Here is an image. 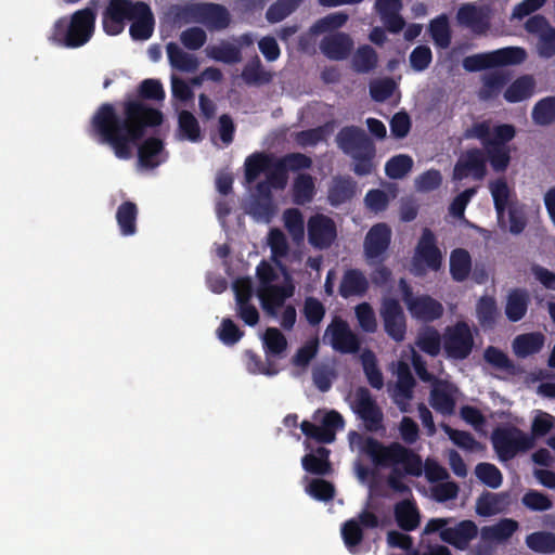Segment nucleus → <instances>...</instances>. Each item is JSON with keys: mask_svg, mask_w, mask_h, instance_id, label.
Segmentation results:
<instances>
[{"mask_svg": "<svg viewBox=\"0 0 555 555\" xmlns=\"http://www.w3.org/2000/svg\"><path fill=\"white\" fill-rule=\"evenodd\" d=\"M491 441L501 461H509L518 453L534 447L533 437L514 425L499 426L492 431Z\"/></svg>", "mask_w": 555, "mask_h": 555, "instance_id": "nucleus-5", "label": "nucleus"}, {"mask_svg": "<svg viewBox=\"0 0 555 555\" xmlns=\"http://www.w3.org/2000/svg\"><path fill=\"white\" fill-rule=\"evenodd\" d=\"M380 317L386 334L397 343L405 338L406 321L400 302L395 298H386L382 302Z\"/></svg>", "mask_w": 555, "mask_h": 555, "instance_id": "nucleus-14", "label": "nucleus"}, {"mask_svg": "<svg viewBox=\"0 0 555 555\" xmlns=\"http://www.w3.org/2000/svg\"><path fill=\"white\" fill-rule=\"evenodd\" d=\"M165 95L159 80L144 79L138 87V98L125 99L120 112L109 102L102 103L93 113L87 133L99 144L108 145L117 158L130 159L147 129L164 121L163 113L144 100L163 101Z\"/></svg>", "mask_w": 555, "mask_h": 555, "instance_id": "nucleus-1", "label": "nucleus"}, {"mask_svg": "<svg viewBox=\"0 0 555 555\" xmlns=\"http://www.w3.org/2000/svg\"><path fill=\"white\" fill-rule=\"evenodd\" d=\"M325 312L324 305L318 298L310 296L305 299L302 313L310 325H319Z\"/></svg>", "mask_w": 555, "mask_h": 555, "instance_id": "nucleus-60", "label": "nucleus"}, {"mask_svg": "<svg viewBox=\"0 0 555 555\" xmlns=\"http://www.w3.org/2000/svg\"><path fill=\"white\" fill-rule=\"evenodd\" d=\"M498 304L492 296H481L476 305V317L480 326L485 330H491L499 318Z\"/></svg>", "mask_w": 555, "mask_h": 555, "instance_id": "nucleus-41", "label": "nucleus"}, {"mask_svg": "<svg viewBox=\"0 0 555 555\" xmlns=\"http://www.w3.org/2000/svg\"><path fill=\"white\" fill-rule=\"evenodd\" d=\"M348 21V15L344 12H334L318 20L310 28L312 34H323L334 31L343 27Z\"/></svg>", "mask_w": 555, "mask_h": 555, "instance_id": "nucleus-56", "label": "nucleus"}, {"mask_svg": "<svg viewBox=\"0 0 555 555\" xmlns=\"http://www.w3.org/2000/svg\"><path fill=\"white\" fill-rule=\"evenodd\" d=\"M393 516L397 526L406 532L414 531L421 524V514L414 499H405L395 504Z\"/></svg>", "mask_w": 555, "mask_h": 555, "instance_id": "nucleus-24", "label": "nucleus"}, {"mask_svg": "<svg viewBox=\"0 0 555 555\" xmlns=\"http://www.w3.org/2000/svg\"><path fill=\"white\" fill-rule=\"evenodd\" d=\"M143 138L138 142V144L133 147H138V158L141 166L145 168H155L160 162L157 159V156L164 150V143L158 138H147L142 142Z\"/></svg>", "mask_w": 555, "mask_h": 555, "instance_id": "nucleus-31", "label": "nucleus"}, {"mask_svg": "<svg viewBox=\"0 0 555 555\" xmlns=\"http://www.w3.org/2000/svg\"><path fill=\"white\" fill-rule=\"evenodd\" d=\"M273 156L263 152H256L245 159V179L248 183L257 180L261 172L271 168Z\"/></svg>", "mask_w": 555, "mask_h": 555, "instance_id": "nucleus-45", "label": "nucleus"}, {"mask_svg": "<svg viewBox=\"0 0 555 555\" xmlns=\"http://www.w3.org/2000/svg\"><path fill=\"white\" fill-rule=\"evenodd\" d=\"M363 372L371 387L382 389L384 386V376L377 365V360L373 351L365 350L361 356Z\"/></svg>", "mask_w": 555, "mask_h": 555, "instance_id": "nucleus-50", "label": "nucleus"}, {"mask_svg": "<svg viewBox=\"0 0 555 555\" xmlns=\"http://www.w3.org/2000/svg\"><path fill=\"white\" fill-rule=\"evenodd\" d=\"M392 465L401 464L404 473L411 476L418 477L423 472L422 457L413 452L411 449L403 447L397 442Z\"/></svg>", "mask_w": 555, "mask_h": 555, "instance_id": "nucleus-34", "label": "nucleus"}, {"mask_svg": "<svg viewBox=\"0 0 555 555\" xmlns=\"http://www.w3.org/2000/svg\"><path fill=\"white\" fill-rule=\"evenodd\" d=\"M416 345L423 352L430 357H436L441 349V337L437 330L428 327L425 332L420 334Z\"/></svg>", "mask_w": 555, "mask_h": 555, "instance_id": "nucleus-58", "label": "nucleus"}, {"mask_svg": "<svg viewBox=\"0 0 555 555\" xmlns=\"http://www.w3.org/2000/svg\"><path fill=\"white\" fill-rule=\"evenodd\" d=\"M352 410L363 421L366 430L375 433L384 428L383 411L367 388L359 387L356 390Z\"/></svg>", "mask_w": 555, "mask_h": 555, "instance_id": "nucleus-11", "label": "nucleus"}, {"mask_svg": "<svg viewBox=\"0 0 555 555\" xmlns=\"http://www.w3.org/2000/svg\"><path fill=\"white\" fill-rule=\"evenodd\" d=\"M392 232L387 223L374 224L366 233L363 242V249L370 264L373 261L383 262L386 253L391 244Z\"/></svg>", "mask_w": 555, "mask_h": 555, "instance_id": "nucleus-12", "label": "nucleus"}, {"mask_svg": "<svg viewBox=\"0 0 555 555\" xmlns=\"http://www.w3.org/2000/svg\"><path fill=\"white\" fill-rule=\"evenodd\" d=\"M508 81L509 77L503 73L495 72L485 76L482 88L479 92L480 99L489 100L496 96Z\"/></svg>", "mask_w": 555, "mask_h": 555, "instance_id": "nucleus-53", "label": "nucleus"}, {"mask_svg": "<svg viewBox=\"0 0 555 555\" xmlns=\"http://www.w3.org/2000/svg\"><path fill=\"white\" fill-rule=\"evenodd\" d=\"M195 16L209 30L225 29L231 23L229 10L219 3L206 2L196 5Z\"/></svg>", "mask_w": 555, "mask_h": 555, "instance_id": "nucleus-20", "label": "nucleus"}, {"mask_svg": "<svg viewBox=\"0 0 555 555\" xmlns=\"http://www.w3.org/2000/svg\"><path fill=\"white\" fill-rule=\"evenodd\" d=\"M508 494L483 491L476 501V513L481 517H490L504 511Z\"/></svg>", "mask_w": 555, "mask_h": 555, "instance_id": "nucleus-30", "label": "nucleus"}, {"mask_svg": "<svg viewBox=\"0 0 555 555\" xmlns=\"http://www.w3.org/2000/svg\"><path fill=\"white\" fill-rule=\"evenodd\" d=\"M305 0H276L266 12V18L269 23L275 24L282 22L294 13Z\"/></svg>", "mask_w": 555, "mask_h": 555, "instance_id": "nucleus-49", "label": "nucleus"}, {"mask_svg": "<svg viewBox=\"0 0 555 555\" xmlns=\"http://www.w3.org/2000/svg\"><path fill=\"white\" fill-rule=\"evenodd\" d=\"M456 387L442 379H435L429 396L431 408L442 415H452L455 412Z\"/></svg>", "mask_w": 555, "mask_h": 555, "instance_id": "nucleus-19", "label": "nucleus"}, {"mask_svg": "<svg viewBox=\"0 0 555 555\" xmlns=\"http://www.w3.org/2000/svg\"><path fill=\"white\" fill-rule=\"evenodd\" d=\"M333 131V124L325 122L324 125L307 130H301L295 133L294 140L302 149L317 146L321 142H325L327 137Z\"/></svg>", "mask_w": 555, "mask_h": 555, "instance_id": "nucleus-39", "label": "nucleus"}, {"mask_svg": "<svg viewBox=\"0 0 555 555\" xmlns=\"http://www.w3.org/2000/svg\"><path fill=\"white\" fill-rule=\"evenodd\" d=\"M423 262L428 269L438 271L442 264V254L437 245L435 233L424 228L415 247L413 263L415 267Z\"/></svg>", "mask_w": 555, "mask_h": 555, "instance_id": "nucleus-16", "label": "nucleus"}, {"mask_svg": "<svg viewBox=\"0 0 555 555\" xmlns=\"http://www.w3.org/2000/svg\"><path fill=\"white\" fill-rule=\"evenodd\" d=\"M179 131L191 142L202 139L201 127L195 116L189 111H181L178 116Z\"/></svg>", "mask_w": 555, "mask_h": 555, "instance_id": "nucleus-54", "label": "nucleus"}, {"mask_svg": "<svg viewBox=\"0 0 555 555\" xmlns=\"http://www.w3.org/2000/svg\"><path fill=\"white\" fill-rule=\"evenodd\" d=\"M478 535V527L475 521L466 519L460 521L455 527L441 530L440 539L454 546L456 550L465 551L469 543Z\"/></svg>", "mask_w": 555, "mask_h": 555, "instance_id": "nucleus-21", "label": "nucleus"}, {"mask_svg": "<svg viewBox=\"0 0 555 555\" xmlns=\"http://www.w3.org/2000/svg\"><path fill=\"white\" fill-rule=\"evenodd\" d=\"M307 232L309 244L320 250L331 247L337 237L334 220L323 214H317L309 218Z\"/></svg>", "mask_w": 555, "mask_h": 555, "instance_id": "nucleus-13", "label": "nucleus"}, {"mask_svg": "<svg viewBox=\"0 0 555 555\" xmlns=\"http://www.w3.org/2000/svg\"><path fill=\"white\" fill-rule=\"evenodd\" d=\"M356 317L360 327L366 333H374L377 328L376 317L372 306L361 302L356 307Z\"/></svg>", "mask_w": 555, "mask_h": 555, "instance_id": "nucleus-63", "label": "nucleus"}, {"mask_svg": "<svg viewBox=\"0 0 555 555\" xmlns=\"http://www.w3.org/2000/svg\"><path fill=\"white\" fill-rule=\"evenodd\" d=\"M96 14L93 9L85 8L74 12L70 16H63L55 21L49 40L68 49L85 46L94 33Z\"/></svg>", "mask_w": 555, "mask_h": 555, "instance_id": "nucleus-3", "label": "nucleus"}, {"mask_svg": "<svg viewBox=\"0 0 555 555\" xmlns=\"http://www.w3.org/2000/svg\"><path fill=\"white\" fill-rule=\"evenodd\" d=\"M442 346L448 359H467L474 348V336L469 325L460 321L452 326H448L443 334Z\"/></svg>", "mask_w": 555, "mask_h": 555, "instance_id": "nucleus-8", "label": "nucleus"}, {"mask_svg": "<svg viewBox=\"0 0 555 555\" xmlns=\"http://www.w3.org/2000/svg\"><path fill=\"white\" fill-rule=\"evenodd\" d=\"M138 207L135 203L126 201L121 203L116 211V221L120 233L130 236L137 232Z\"/></svg>", "mask_w": 555, "mask_h": 555, "instance_id": "nucleus-38", "label": "nucleus"}, {"mask_svg": "<svg viewBox=\"0 0 555 555\" xmlns=\"http://www.w3.org/2000/svg\"><path fill=\"white\" fill-rule=\"evenodd\" d=\"M472 269V258L464 248H456L450 255V274L456 282L465 281Z\"/></svg>", "mask_w": 555, "mask_h": 555, "instance_id": "nucleus-43", "label": "nucleus"}, {"mask_svg": "<svg viewBox=\"0 0 555 555\" xmlns=\"http://www.w3.org/2000/svg\"><path fill=\"white\" fill-rule=\"evenodd\" d=\"M397 442L384 446L378 440L369 437L363 446V452L369 455L376 466L387 467L393 463Z\"/></svg>", "mask_w": 555, "mask_h": 555, "instance_id": "nucleus-28", "label": "nucleus"}, {"mask_svg": "<svg viewBox=\"0 0 555 555\" xmlns=\"http://www.w3.org/2000/svg\"><path fill=\"white\" fill-rule=\"evenodd\" d=\"M307 492L314 499L319 501H330L334 498L335 488L332 482L315 478L312 479L309 486L307 487Z\"/></svg>", "mask_w": 555, "mask_h": 555, "instance_id": "nucleus-62", "label": "nucleus"}, {"mask_svg": "<svg viewBox=\"0 0 555 555\" xmlns=\"http://www.w3.org/2000/svg\"><path fill=\"white\" fill-rule=\"evenodd\" d=\"M294 291L295 286L292 283L267 285L258 288L257 296L266 313L270 317H276L279 309L284 306L286 299L294 295Z\"/></svg>", "mask_w": 555, "mask_h": 555, "instance_id": "nucleus-17", "label": "nucleus"}, {"mask_svg": "<svg viewBox=\"0 0 555 555\" xmlns=\"http://www.w3.org/2000/svg\"><path fill=\"white\" fill-rule=\"evenodd\" d=\"M314 194L315 184L312 176L309 173H299L293 183V203L299 206H304L313 199Z\"/></svg>", "mask_w": 555, "mask_h": 555, "instance_id": "nucleus-37", "label": "nucleus"}, {"mask_svg": "<svg viewBox=\"0 0 555 555\" xmlns=\"http://www.w3.org/2000/svg\"><path fill=\"white\" fill-rule=\"evenodd\" d=\"M180 40L186 49L198 50L205 44L207 35L199 27H190L181 33Z\"/></svg>", "mask_w": 555, "mask_h": 555, "instance_id": "nucleus-64", "label": "nucleus"}, {"mask_svg": "<svg viewBox=\"0 0 555 555\" xmlns=\"http://www.w3.org/2000/svg\"><path fill=\"white\" fill-rule=\"evenodd\" d=\"M354 47L353 39L347 33L336 31L325 35L320 41V50L332 61H344L349 57Z\"/></svg>", "mask_w": 555, "mask_h": 555, "instance_id": "nucleus-18", "label": "nucleus"}, {"mask_svg": "<svg viewBox=\"0 0 555 555\" xmlns=\"http://www.w3.org/2000/svg\"><path fill=\"white\" fill-rule=\"evenodd\" d=\"M515 135L516 129L511 124H500L493 128L489 120L473 124L465 129L463 137L479 140L482 149H469L459 158L453 179L461 181L472 176L475 180H482L487 175V162L495 172H504L511 163L508 143Z\"/></svg>", "mask_w": 555, "mask_h": 555, "instance_id": "nucleus-2", "label": "nucleus"}, {"mask_svg": "<svg viewBox=\"0 0 555 555\" xmlns=\"http://www.w3.org/2000/svg\"><path fill=\"white\" fill-rule=\"evenodd\" d=\"M475 475L483 485L491 489H498L503 482L501 470L491 463L477 464Z\"/></svg>", "mask_w": 555, "mask_h": 555, "instance_id": "nucleus-55", "label": "nucleus"}, {"mask_svg": "<svg viewBox=\"0 0 555 555\" xmlns=\"http://www.w3.org/2000/svg\"><path fill=\"white\" fill-rule=\"evenodd\" d=\"M218 338L227 346H233L241 340L244 332L233 322L232 319L222 320L218 331Z\"/></svg>", "mask_w": 555, "mask_h": 555, "instance_id": "nucleus-59", "label": "nucleus"}, {"mask_svg": "<svg viewBox=\"0 0 555 555\" xmlns=\"http://www.w3.org/2000/svg\"><path fill=\"white\" fill-rule=\"evenodd\" d=\"M205 52L209 59L224 64H236L242 61L240 47L225 40L219 44L208 46Z\"/></svg>", "mask_w": 555, "mask_h": 555, "instance_id": "nucleus-36", "label": "nucleus"}, {"mask_svg": "<svg viewBox=\"0 0 555 555\" xmlns=\"http://www.w3.org/2000/svg\"><path fill=\"white\" fill-rule=\"evenodd\" d=\"M413 167V159L405 154L392 156L385 165V173L390 179H402Z\"/></svg>", "mask_w": 555, "mask_h": 555, "instance_id": "nucleus-52", "label": "nucleus"}, {"mask_svg": "<svg viewBox=\"0 0 555 555\" xmlns=\"http://www.w3.org/2000/svg\"><path fill=\"white\" fill-rule=\"evenodd\" d=\"M457 17L463 24L470 26L475 31H483L487 28L480 11L474 5L462 7L459 10Z\"/></svg>", "mask_w": 555, "mask_h": 555, "instance_id": "nucleus-61", "label": "nucleus"}, {"mask_svg": "<svg viewBox=\"0 0 555 555\" xmlns=\"http://www.w3.org/2000/svg\"><path fill=\"white\" fill-rule=\"evenodd\" d=\"M527 57V52L520 47H506L487 53H478L464 57L462 65L466 72L476 73L488 68L518 65Z\"/></svg>", "mask_w": 555, "mask_h": 555, "instance_id": "nucleus-6", "label": "nucleus"}, {"mask_svg": "<svg viewBox=\"0 0 555 555\" xmlns=\"http://www.w3.org/2000/svg\"><path fill=\"white\" fill-rule=\"evenodd\" d=\"M532 120L539 126L555 122V96H546L538 101L532 108Z\"/></svg>", "mask_w": 555, "mask_h": 555, "instance_id": "nucleus-48", "label": "nucleus"}, {"mask_svg": "<svg viewBox=\"0 0 555 555\" xmlns=\"http://www.w3.org/2000/svg\"><path fill=\"white\" fill-rule=\"evenodd\" d=\"M241 76L248 86H262L269 83L272 79L271 74L264 70L258 55H255L245 64Z\"/></svg>", "mask_w": 555, "mask_h": 555, "instance_id": "nucleus-44", "label": "nucleus"}, {"mask_svg": "<svg viewBox=\"0 0 555 555\" xmlns=\"http://www.w3.org/2000/svg\"><path fill=\"white\" fill-rule=\"evenodd\" d=\"M380 525L378 516L369 511H361L357 517L346 520L340 528L343 541L351 554L359 553V546L363 541V529H375Z\"/></svg>", "mask_w": 555, "mask_h": 555, "instance_id": "nucleus-9", "label": "nucleus"}, {"mask_svg": "<svg viewBox=\"0 0 555 555\" xmlns=\"http://www.w3.org/2000/svg\"><path fill=\"white\" fill-rule=\"evenodd\" d=\"M141 1L109 0L102 13L103 30L109 36L124 31L127 21L133 18Z\"/></svg>", "mask_w": 555, "mask_h": 555, "instance_id": "nucleus-10", "label": "nucleus"}, {"mask_svg": "<svg viewBox=\"0 0 555 555\" xmlns=\"http://www.w3.org/2000/svg\"><path fill=\"white\" fill-rule=\"evenodd\" d=\"M534 90V79L524 75L514 80L505 90L504 99L509 103H517L530 98Z\"/></svg>", "mask_w": 555, "mask_h": 555, "instance_id": "nucleus-42", "label": "nucleus"}, {"mask_svg": "<svg viewBox=\"0 0 555 555\" xmlns=\"http://www.w3.org/2000/svg\"><path fill=\"white\" fill-rule=\"evenodd\" d=\"M166 50L169 64L172 68L183 73H194L198 68L199 62L197 57L185 52L176 42H169L166 46Z\"/></svg>", "mask_w": 555, "mask_h": 555, "instance_id": "nucleus-29", "label": "nucleus"}, {"mask_svg": "<svg viewBox=\"0 0 555 555\" xmlns=\"http://www.w3.org/2000/svg\"><path fill=\"white\" fill-rule=\"evenodd\" d=\"M498 219H503L508 207L511 191L504 178H499L489 184Z\"/></svg>", "mask_w": 555, "mask_h": 555, "instance_id": "nucleus-46", "label": "nucleus"}, {"mask_svg": "<svg viewBox=\"0 0 555 555\" xmlns=\"http://www.w3.org/2000/svg\"><path fill=\"white\" fill-rule=\"evenodd\" d=\"M530 295L526 288L516 287L508 292L505 304V315L511 322H519L528 311Z\"/></svg>", "mask_w": 555, "mask_h": 555, "instance_id": "nucleus-26", "label": "nucleus"}, {"mask_svg": "<svg viewBox=\"0 0 555 555\" xmlns=\"http://www.w3.org/2000/svg\"><path fill=\"white\" fill-rule=\"evenodd\" d=\"M263 347L267 358L279 357L287 348V339L276 327H268L263 334Z\"/></svg>", "mask_w": 555, "mask_h": 555, "instance_id": "nucleus-47", "label": "nucleus"}, {"mask_svg": "<svg viewBox=\"0 0 555 555\" xmlns=\"http://www.w3.org/2000/svg\"><path fill=\"white\" fill-rule=\"evenodd\" d=\"M129 28L130 36L133 40L144 41L152 37L154 31L155 18L150 5L145 2H140Z\"/></svg>", "mask_w": 555, "mask_h": 555, "instance_id": "nucleus-22", "label": "nucleus"}, {"mask_svg": "<svg viewBox=\"0 0 555 555\" xmlns=\"http://www.w3.org/2000/svg\"><path fill=\"white\" fill-rule=\"evenodd\" d=\"M337 146L341 152L354 160L353 172L359 176H369L374 170L376 147L366 132L357 126H345L336 135Z\"/></svg>", "mask_w": 555, "mask_h": 555, "instance_id": "nucleus-4", "label": "nucleus"}, {"mask_svg": "<svg viewBox=\"0 0 555 555\" xmlns=\"http://www.w3.org/2000/svg\"><path fill=\"white\" fill-rule=\"evenodd\" d=\"M428 33L438 48L447 49L450 47L452 31L449 17L446 14H440L430 21L428 25Z\"/></svg>", "mask_w": 555, "mask_h": 555, "instance_id": "nucleus-40", "label": "nucleus"}, {"mask_svg": "<svg viewBox=\"0 0 555 555\" xmlns=\"http://www.w3.org/2000/svg\"><path fill=\"white\" fill-rule=\"evenodd\" d=\"M545 337L540 332L520 334L513 341V349L518 358L538 353L544 346Z\"/></svg>", "mask_w": 555, "mask_h": 555, "instance_id": "nucleus-32", "label": "nucleus"}, {"mask_svg": "<svg viewBox=\"0 0 555 555\" xmlns=\"http://www.w3.org/2000/svg\"><path fill=\"white\" fill-rule=\"evenodd\" d=\"M357 191L356 181L349 176H338L333 179L328 189V202L332 206H339L350 201Z\"/></svg>", "mask_w": 555, "mask_h": 555, "instance_id": "nucleus-27", "label": "nucleus"}, {"mask_svg": "<svg viewBox=\"0 0 555 555\" xmlns=\"http://www.w3.org/2000/svg\"><path fill=\"white\" fill-rule=\"evenodd\" d=\"M527 546L537 553H555V533L550 531H535L526 537Z\"/></svg>", "mask_w": 555, "mask_h": 555, "instance_id": "nucleus-51", "label": "nucleus"}, {"mask_svg": "<svg viewBox=\"0 0 555 555\" xmlns=\"http://www.w3.org/2000/svg\"><path fill=\"white\" fill-rule=\"evenodd\" d=\"M369 288V280L360 269H347L341 276L338 293L345 299L363 297Z\"/></svg>", "mask_w": 555, "mask_h": 555, "instance_id": "nucleus-23", "label": "nucleus"}, {"mask_svg": "<svg viewBox=\"0 0 555 555\" xmlns=\"http://www.w3.org/2000/svg\"><path fill=\"white\" fill-rule=\"evenodd\" d=\"M284 225L295 241L304 238L305 222L302 214L297 208H288L283 214Z\"/></svg>", "mask_w": 555, "mask_h": 555, "instance_id": "nucleus-57", "label": "nucleus"}, {"mask_svg": "<svg viewBox=\"0 0 555 555\" xmlns=\"http://www.w3.org/2000/svg\"><path fill=\"white\" fill-rule=\"evenodd\" d=\"M330 450L319 447L315 453H308L301 459L304 469L310 474L325 476L332 473V465L328 460Z\"/></svg>", "mask_w": 555, "mask_h": 555, "instance_id": "nucleus-33", "label": "nucleus"}, {"mask_svg": "<svg viewBox=\"0 0 555 555\" xmlns=\"http://www.w3.org/2000/svg\"><path fill=\"white\" fill-rule=\"evenodd\" d=\"M415 379L405 363L398 367V379L395 388V401L401 412H408V401L413 397Z\"/></svg>", "mask_w": 555, "mask_h": 555, "instance_id": "nucleus-25", "label": "nucleus"}, {"mask_svg": "<svg viewBox=\"0 0 555 555\" xmlns=\"http://www.w3.org/2000/svg\"><path fill=\"white\" fill-rule=\"evenodd\" d=\"M399 289L410 313L422 321L433 322L443 314L442 305L429 295L414 296L411 285L405 279L399 280Z\"/></svg>", "mask_w": 555, "mask_h": 555, "instance_id": "nucleus-7", "label": "nucleus"}, {"mask_svg": "<svg viewBox=\"0 0 555 555\" xmlns=\"http://www.w3.org/2000/svg\"><path fill=\"white\" fill-rule=\"evenodd\" d=\"M330 335V344L335 351L340 353H356L360 349V339L349 324L339 318H335L327 326L325 335Z\"/></svg>", "mask_w": 555, "mask_h": 555, "instance_id": "nucleus-15", "label": "nucleus"}, {"mask_svg": "<svg viewBox=\"0 0 555 555\" xmlns=\"http://www.w3.org/2000/svg\"><path fill=\"white\" fill-rule=\"evenodd\" d=\"M378 65V54L370 44H361L351 59L352 69L358 74H369Z\"/></svg>", "mask_w": 555, "mask_h": 555, "instance_id": "nucleus-35", "label": "nucleus"}]
</instances>
